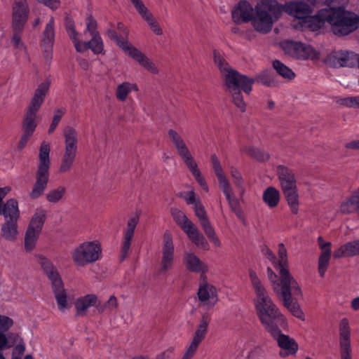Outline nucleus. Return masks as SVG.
I'll return each instance as SVG.
<instances>
[{"label": "nucleus", "instance_id": "25", "mask_svg": "<svg viewBox=\"0 0 359 359\" xmlns=\"http://www.w3.org/2000/svg\"><path fill=\"white\" fill-rule=\"evenodd\" d=\"M210 321L211 316L209 313H205L201 316L190 345L198 348L199 344L205 339L208 333V326Z\"/></svg>", "mask_w": 359, "mask_h": 359}, {"label": "nucleus", "instance_id": "45", "mask_svg": "<svg viewBox=\"0 0 359 359\" xmlns=\"http://www.w3.org/2000/svg\"><path fill=\"white\" fill-rule=\"evenodd\" d=\"M331 257V250L325 249L322 252L318 260V272L321 277L325 276Z\"/></svg>", "mask_w": 359, "mask_h": 359}, {"label": "nucleus", "instance_id": "3", "mask_svg": "<svg viewBox=\"0 0 359 359\" xmlns=\"http://www.w3.org/2000/svg\"><path fill=\"white\" fill-rule=\"evenodd\" d=\"M249 276L255 294L254 305L257 316L264 329L274 333L276 330L274 327L285 325V319L271 300L256 272L250 269Z\"/></svg>", "mask_w": 359, "mask_h": 359}, {"label": "nucleus", "instance_id": "26", "mask_svg": "<svg viewBox=\"0 0 359 359\" xmlns=\"http://www.w3.org/2000/svg\"><path fill=\"white\" fill-rule=\"evenodd\" d=\"M50 82L48 81L40 83L35 90L33 97L27 107V108L39 111L41 106L44 102L45 97L49 90Z\"/></svg>", "mask_w": 359, "mask_h": 359}, {"label": "nucleus", "instance_id": "8", "mask_svg": "<svg viewBox=\"0 0 359 359\" xmlns=\"http://www.w3.org/2000/svg\"><path fill=\"white\" fill-rule=\"evenodd\" d=\"M256 13L252 17V25L258 32L269 33L273 27L271 13H276L282 11L280 6L275 1L264 0L255 6Z\"/></svg>", "mask_w": 359, "mask_h": 359}, {"label": "nucleus", "instance_id": "46", "mask_svg": "<svg viewBox=\"0 0 359 359\" xmlns=\"http://www.w3.org/2000/svg\"><path fill=\"white\" fill-rule=\"evenodd\" d=\"M256 81L266 86H276L273 74L269 71H264L256 76Z\"/></svg>", "mask_w": 359, "mask_h": 359}, {"label": "nucleus", "instance_id": "44", "mask_svg": "<svg viewBox=\"0 0 359 359\" xmlns=\"http://www.w3.org/2000/svg\"><path fill=\"white\" fill-rule=\"evenodd\" d=\"M278 261L276 264V269L280 270L288 269V261H287V250L283 243L278 244Z\"/></svg>", "mask_w": 359, "mask_h": 359}, {"label": "nucleus", "instance_id": "39", "mask_svg": "<svg viewBox=\"0 0 359 359\" xmlns=\"http://www.w3.org/2000/svg\"><path fill=\"white\" fill-rule=\"evenodd\" d=\"M299 297H292L287 299H283V305L285 308L288 309L292 314L296 318L301 319L302 320H304V315L299 304L297 303V299Z\"/></svg>", "mask_w": 359, "mask_h": 359}, {"label": "nucleus", "instance_id": "40", "mask_svg": "<svg viewBox=\"0 0 359 359\" xmlns=\"http://www.w3.org/2000/svg\"><path fill=\"white\" fill-rule=\"evenodd\" d=\"M241 151L245 154L248 155L259 161H265L269 158V154L267 152L252 146L243 147Z\"/></svg>", "mask_w": 359, "mask_h": 359}, {"label": "nucleus", "instance_id": "5", "mask_svg": "<svg viewBox=\"0 0 359 359\" xmlns=\"http://www.w3.org/2000/svg\"><path fill=\"white\" fill-rule=\"evenodd\" d=\"M50 148V144L43 141L39 149V162L36 172V182L29 196L32 199H36L43 195L49 180V168Z\"/></svg>", "mask_w": 359, "mask_h": 359}, {"label": "nucleus", "instance_id": "58", "mask_svg": "<svg viewBox=\"0 0 359 359\" xmlns=\"http://www.w3.org/2000/svg\"><path fill=\"white\" fill-rule=\"evenodd\" d=\"M13 320L7 316H0V329L6 331L13 325Z\"/></svg>", "mask_w": 359, "mask_h": 359}, {"label": "nucleus", "instance_id": "24", "mask_svg": "<svg viewBox=\"0 0 359 359\" xmlns=\"http://www.w3.org/2000/svg\"><path fill=\"white\" fill-rule=\"evenodd\" d=\"M183 263L185 268L191 272L204 274L208 271V264L191 252L184 253Z\"/></svg>", "mask_w": 359, "mask_h": 359}, {"label": "nucleus", "instance_id": "34", "mask_svg": "<svg viewBox=\"0 0 359 359\" xmlns=\"http://www.w3.org/2000/svg\"><path fill=\"white\" fill-rule=\"evenodd\" d=\"M139 88L135 83L125 81L117 86L115 95L118 101L125 102L131 92H137Z\"/></svg>", "mask_w": 359, "mask_h": 359}, {"label": "nucleus", "instance_id": "9", "mask_svg": "<svg viewBox=\"0 0 359 359\" xmlns=\"http://www.w3.org/2000/svg\"><path fill=\"white\" fill-rule=\"evenodd\" d=\"M64 154L60 166V172H66L74 164L78 152L79 134L76 128L67 126L63 130Z\"/></svg>", "mask_w": 359, "mask_h": 359}, {"label": "nucleus", "instance_id": "62", "mask_svg": "<svg viewBox=\"0 0 359 359\" xmlns=\"http://www.w3.org/2000/svg\"><path fill=\"white\" fill-rule=\"evenodd\" d=\"M197 348L195 347H193L191 345H189L187 350L186 351L185 353L182 356L181 359H191L192 357L194 355Z\"/></svg>", "mask_w": 359, "mask_h": 359}, {"label": "nucleus", "instance_id": "4", "mask_svg": "<svg viewBox=\"0 0 359 359\" xmlns=\"http://www.w3.org/2000/svg\"><path fill=\"white\" fill-rule=\"evenodd\" d=\"M278 276L270 268H267V275L273 289L277 294H280L283 299L302 297V292L297 281L291 276L288 269L280 270Z\"/></svg>", "mask_w": 359, "mask_h": 359}, {"label": "nucleus", "instance_id": "56", "mask_svg": "<svg viewBox=\"0 0 359 359\" xmlns=\"http://www.w3.org/2000/svg\"><path fill=\"white\" fill-rule=\"evenodd\" d=\"M22 30H15L13 28V36L12 43L15 48L22 50L25 48L24 43L21 41L20 33Z\"/></svg>", "mask_w": 359, "mask_h": 359}, {"label": "nucleus", "instance_id": "7", "mask_svg": "<svg viewBox=\"0 0 359 359\" xmlns=\"http://www.w3.org/2000/svg\"><path fill=\"white\" fill-rule=\"evenodd\" d=\"M276 172L287 205L292 213L297 215L299 212V201L294 174L292 170L284 165H278Z\"/></svg>", "mask_w": 359, "mask_h": 359}, {"label": "nucleus", "instance_id": "15", "mask_svg": "<svg viewBox=\"0 0 359 359\" xmlns=\"http://www.w3.org/2000/svg\"><path fill=\"white\" fill-rule=\"evenodd\" d=\"M29 8L27 0H15L12 8V27L22 30L28 20Z\"/></svg>", "mask_w": 359, "mask_h": 359}, {"label": "nucleus", "instance_id": "11", "mask_svg": "<svg viewBox=\"0 0 359 359\" xmlns=\"http://www.w3.org/2000/svg\"><path fill=\"white\" fill-rule=\"evenodd\" d=\"M107 35L111 39L116 41L117 45L121 48L126 54L138 62L144 69L152 74L158 73V71L156 66L148 57H147L137 48L133 46L128 41L123 39H120L114 30L109 29L107 31Z\"/></svg>", "mask_w": 359, "mask_h": 359}, {"label": "nucleus", "instance_id": "41", "mask_svg": "<svg viewBox=\"0 0 359 359\" xmlns=\"http://www.w3.org/2000/svg\"><path fill=\"white\" fill-rule=\"evenodd\" d=\"M171 214L175 222L181 227L184 231L194 224L187 217L182 211L178 209H172Z\"/></svg>", "mask_w": 359, "mask_h": 359}, {"label": "nucleus", "instance_id": "55", "mask_svg": "<svg viewBox=\"0 0 359 359\" xmlns=\"http://www.w3.org/2000/svg\"><path fill=\"white\" fill-rule=\"evenodd\" d=\"M118 306L117 298L111 295L107 300V302L99 309V311L102 312L104 309H108L109 311L116 310Z\"/></svg>", "mask_w": 359, "mask_h": 359}, {"label": "nucleus", "instance_id": "47", "mask_svg": "<svg viewBox=\"0 0 359 359\" xmlns=\"http://www.w3.org/2000/svg\"><path fill=\"white\" fill-rule=\"evenodd\" d=\"M40 233L27 230L25 236V248L26 251L31 252L36 245Z\"/></svg>", "mask_w": 359, "mask_h": 359}, {"label": "nucleus", "instance_id": "59", "mask_svg": "<svg viewBox=\"0 0 359 359\" xmlns=\"http://www.w3.org/2000/svg\"><path fill=\"white\" fill-rule=\"evenodd\" d=\"M67 32V34H68L69 36L70 37V39L73 41L74 47L76 49V46L78 44L81 45V43H82V41H81L78 39V33H77V32L76 31L75 28H71L70 29H69Z\"/></svg>", "mask_w": 359, "mask_h": 359}, {"label": "nucleus", "instance_id": "37", "mask_svg": "<svg viewBox=\"0 0 359 359\" xmlns=\"http://www.w3.org/2000/svg\"><path fill=\"white\" fill-rule=\"evenodd\" d=\"M141 17L147 22L151 30L156 35H162L163 32L156 18L146 7L138 13Z\"/></svg>", "mask_w": 359, "mask_h": 359}, {"label": "nucleus", "instance_id": "54", "mask_svg": "<svg viewBox=\"0 0 359 359\" xmlns=\"http://www.w3.org/2000/svg\"><path fill=\"white\" fill-rule=\"evenodd\" d=\"M97 24L96 20L93 18L92 17H88L87 18V23H86V29L84 32H89L90 34V36L99 35V32L97 30Z\"/></svg>", "mask_w": 359, "mask_h": 359}, {"label": "nucleus", "instance_id": "27", "mask_svg": "<svg viewBox=\"0 0 359 359\" xmlns=\"http://www.w3.org/2000/svg\"><path fill=\"white\" fill-rule=\"evenodd\" d=\"M4 215L5 221L18 222L20 218L18 203L15 199L11 198L0 208V215Z\"/></svg>", "mask_w": 359, "mask_h": 359}, {"label": "nucleus", "instance_id": "36", "mask_svg": "<svg viewBox=\"0 0 359 359\" xmlns=\"http://www.w3.org/2000/svg\"><path fill=\"white\" fill-rule=\"evenodd\" d=\"M46 211L43 209L36 210L29 224L27 230L40 233L45 222Z\"/></svg>", "mask_w": 359, "mask_h": 359}, {"label": "nucleus", "instance_id": "38", "mask_svg": "<svg viewBox=\"0 0 359 359\" xmlns=\"http://www.w3.org/2000/svg\"><path fill=\"white\" fill-rule=\"evenodd\" d=\"M185 165H187L189 170L191 172L192 175L196 179L197 182L202 187V189L205 191H208V186L198 166L196 160L193 159L189 162L185 163Z\"/></svg>", "mask_w": 359, "mask_h": 359}, {"label": "nucleus", "instance_id": "35", "mask_svg": "<svg viewBox=\"0 0 359 359\" xmlns=\"http://www.w3.org/2000/svg\"><path fill=\"white\" fill-rule=\"evenodd\" d=\"M262 199L269 208H273L280 203V194L275 187H269L264 191Z\"/></svg>", "mask_w": 359, "mask_h": 359}, {"label": "nucleus", "instance_id": "64", "mask_svg": "<svg viewBox=\"0 0 359 359\" xmlns=\"http://www.w3.org/2000/svg\"><path fill=\"white\" fill-rule=\"evenodd\" d=\"M318 243L319 245L320 248L323 251L325 250V249H330L331 243L330 242H325L322 237H318Z\"/></svg>", "mask_w": 359, "mask_h": 359}, {"label": "nucleus", "instance_id": "48", "mask_svg": "<svg viewBox=\"0 0 359 359\" xmlns=\"http://www.w3.org/2000/svg\"><path fill=\"white\" fill-rule=\"evenodd\" d=\"M336 102L339 105L349 108H359V96L336 97Z\"/></svg>", "mask_w": 359, "mask_h": 359}, {"label": "nucleus", "instance_id": "2", "mask_svg": "<svg viewBox=\"0 0 359 359\" xmlns=\"http://www.w3.org/2000/svg\"><path fill=\"white\" fill-rule=\"evenodd\" d=\"M213 61L219 70L224 81L225 90L232 97V102L242 112L246 111V104L243 100L241 90L247 94L252 91V86L255 80L240 74L232 68L226 59L216 50H213Z\"/></svg>", "mask_w": 359, "mask_h": 359}, {"label": "nucleus", "instance_id": "20", "mask_svg": "<svg viewBox=\"0 0 359 359\" xmlns=\"http://www.w3.org/2000/svg\"><path fill=\"white\" fill-rule=\"evenodd\" d=\"M168 136L175 147L177 154L183 160L184 163L194 159L185 140L177 130L169 129L168 130Z\"/></svg>", "mask_w": 359, "mask_h": 359}, {"label": "nucleus", "instance_id": "12", "mask_svg": "<svg viewBox=\"0 0 359 359\" xmlns=\"http://www.w3.org/2000/svg\"><path fill=\"white\" fill-rule=\"evenodd\" d=\"M161 253L160 272L165 273L172 268L175 257V246L172 236L168 230L164 232L163 236Z\"/></svg>", "mask_w": 359, "mask_h": 359}, {"label": "nucleus", "instance_id": "43", "mask_svg": "<svg viewBox=\"0 0 359 359\" xmlns=\"http://www.w3.org/2000/svg\"><path fill=\"white\" fill-rule=\"evenodd\" d=\"M273 67L277 73L285 79H292L295 76L292 70L279 60L273 61Z\"/></svg>", "mask_w": 359, "mask_h": 359}, {"label": "nucleus", "instance_id": "53", "mask_svg": "<svg viewBox=\"0 0 359 359\" xmlns=\"http://www.w3.org/2000/svg\"><path fill=\"white\" fill-rule=\"evenodd\" d=\"M181 196L184 198L188 205H194V207L198 203H201L198 197L193 190L182 194Z\"/></svg>", "mask_w": 359, "mask_h": 359}, {"label": "nucleus", "instance_id": "1", "mask_svg": "<svg viewBox=\"0 0 359 359\" xmlns=\"http://www.w3.org/2000/svg\"><path fill=\"white\" fill-rule=\"evenodd\" d=\"M284 11L290 15L311 23L318 20L316 25L320 27L323 23L327 22L335 35L346 36L355 31L359 25V17L355 13L341 7H330L320 10L316 17H311L310 6L303 1H290L284 6Z\"/></svg>", "mask_w": 359, "mask_h": 359}, {"label": "nucleus", "instance_id": "28", "mask_svg": "<svg viewBox=\"0 0 359 359\" xmlns=\"http://www.w3.org/2000/svg\"><path fill=\"white\" fill-rule=\"evenodd\" d=\"M97 302V297L93 294H86L77 298L74 302L76 314L83 316L86 314L88 309Z\"/></svg>", "mask_w": 359, "mask_h": 359}, {"label": "nucleus", "instance_id": "31", "mask_svg": "<svg viewBox=\"0 0 359 359\" xmlns=\"http://www.w3.org/2000/svg\"><path fill=\"white\" fill-rule=\"evenodd\" d=\"M359 255V240L348 242L334 252V258L353 257Z\"/></svg>", "mask_w": 359, "mask_h": 359}, {"label": "nucleus", "instance_id": "19", "mask_svg": "<svg viewBox=\"0 0 359 359\" xmlns=\"http://www.w3.org/2000/svg\"><path fill=\"white\" fill-rule=\"evenodd\" d=\"M282 47L286 54L297 59H307L313 53V49L311 46L301 42L284 41L282 43Z\"/></svg>", "mask_w": 359, "mask_h": 359}, {"label": "nucleus", "instance_id": "63", "mask_svg": "<svg viewBox=\"0 0 359 359\" xmlns=\"http://www.w3.org/2000/svg\"><path fill=\"white\" fill-rule=\"evenodd\" d=\"M345 147L348 149L359 150V139L346 143Z\"/></svg>", "mask_w": 359, "mask_h": 359}, {"label": "nucleus", "instance_id": "50", "mask_svg": "<svg viewBox=\"0 0 359 359\" xmlns=\"http://www.w3.org/2000/svg\"><path fill=\"white\" fill-rule=\"evenodd\" d=\"M219 182V187L224 194L228 202L231 203V196L233 195V189L230 185L229 182L226 177L217 179Z\"/></svg>", "mask_w": 359, "mask_h": 359}, {"label": "nucleus", "instance_id": "32", "mask_svg": "<svg viewBox=\"0 0 359 359\" xmlns=\"http://www.w3.org/2000/svg\"><path fill=\"white\" fill-rule=\"evenodd\" d=\"M37 113L38 111H35L29 108H27L23 121H22V130L24 133L33 134L37 125Z\"/></svg>", "mask_w": 359, "mask_h": 359}, {"label": "nucleus", "instance_id": "10", "mask_svg": "<svg viewBox=\"0 0 359 359\" xmlns=\"http://www.w3.org/2000/svg\"><path fill=\"white\" fill-rule=\"evenodd\" d=\"M102 255V248L97 241H85L72 252V259L76 266L83 267L97 262Z\"/></svg>", "mask_w": 359, "mask_h": 359}, {"label": "nucleus", "instance_id": "17", "mask_svg": "<svg viewBox=\"0 0 359 359\" xmlns=\"http://www.w3.org/2000/svg\"><path fill=\"white\" fill-rule=\"evenodd\" d=\"M339 351L341 359H352L351 345V328L348 320L343 318L339 323Z\"/></svg>", "mask_w": 359, "mask_h": 359}, {"label": "nucleus", "instance_id": "30", "mask_svg": "<svg viewBox=\"0 0 359 359\" xmlns=\"http://www.w3.org/2000/svg\"><path fill=\"white\" fill-rule=\"evenodd\" d=\"M184 232L198 248L204 250L209 249L208 241L194 224L191 225Z\"/></svg>", "mask_w": 359, "mask_h": 359}, {"label": "nucleus", "instance_id": "18", "mask_svg": "<svg viewBox=\"0 0 359 359\" xmlns=\"http://www.w3.org/2000/svg\"><path fill=\"white\" fill-rule=\"evenodd\" d=\"M356 54L353 52L339 50L334 52L328 55L326 63L328 66L334 68L355 66Z\"/></svg>", "mask_w": 359, "mask_h": 359}, {"label": "nucleus", "instance_id": "51", "mask_svg": "<svg viewBox=\"0 0 359 359\" xmlns=\"http://www.w3.org/2000/svg\"><path fill=\"white\" fill-rule=\"evenodd\" d=\"M65 111L66 110L65 108H58L55 110L53 121L48 129L49 134H51L55 131L62 117L65 114Z\"/></svg>", "mask_w": 359, "mask_h": 359}, {"label": "nucleus", "instance_id": "29", "mask_svg": "<svg viewBox=\"0 0 359 359\" xmlns=\"http://www.w3.org/2000/svg\"><path fill=\"white\" fill-rule=\"evenodd\" d=\"M90 49L94 54H100L104 50V43L100 35L91 36V39L88 41H82L81 45L76 46V51L83 53Z\"/></svg>", "mask_w": 359, "mask_h": 359}, {"label": "nucleus", "instance_id": "16", "mask_svg": "<svg viewBox=\"0 0 359 359\" xmlns=\"http://www.w3.org/2000/svg\"><path fill=\"white\" fill-rule=\"evenodd\" d=\"M197 295L199 305L207 309L212 308L218 302V294L216 287L206 281L200 284Z\"/></svg>", "mask_w": 359, "mask_h": 359}, {"label": "nucleus", "instance_id": "14", "mask_svg": "<svg viewBox=\"0 0 359 359\" xmlns=\"http://www.w3.org/2000/svg\"><path fill=\"white\" fill-rule=\"evenodd\" d=\"M194 209L195 215L198 218L200 224L208 239L215 247L220 248L222 243L208 219L203 204L201 203H196Z\"/></svg>", "mask_w": 359, "mask_h": 359}, {"label": "nucleus", "instance_id": "6", "mask_svg": "<svg viewBox=\"0 0 359 359\" xmlns=\"http://www.w3.org/2000/svg\"><path fill=\"white\" fill-rule=\"evenodd\" d=\"M36 258L44 273L51 282L59 310L64 311L67 307V294L57 269L48 258L40 255Z\"/></svg>", "mask_w": 359, "mask_h": 359}, {"label": "nucleus", "instance_id": "33", "mask_svg": "<svg viewBox=\"0 0 359 359\" xmlns=\"http://www.w3.org/2000/svg\"><path fill=\"white\" fill-rule=\"evenodd\" d=\"M18 222L5 221L1 227V236L8 241H15L18 235Z\"/></svg>", "mask_w": 359, "mask_h": 359}, {"label": "nucleus", "instance_id": "60", "mask_svg": "<svg viewBox=\"0 0 359 359\" xmlns=\"http://www.w3.org/2000/svg\"><path fill=\"white\" fill-rule=\"evenodd\" d=\"M32 134L31 133H24L23 135H22L20 141H19V143H18V149H22L26 144L27 143V142L29 141V140L30 139V137H32Z\"/></svg>", "mask_w": 359, "mask_h": 359}, {"label": "nucleus", "instance_id": "23", "mask_svg": "<svg viewBox=\"0 0 359 359\" xmlns=\"http://www.w3.org/2000/svg\"><path fill=\"white\" fill-rule=\"evenodd\" d=\"M55 20L50 18L46 24L42 34V45L44 49V56L47 60L52 58V48L55 39Z\"/></svg>", "mask_w": 359, "mask_h": 359}, {"label": "nucleus", "instance_id": "57", "mask_svg": "<svg viewBox=\"0 0 359 359\" xmlns=\"http://www.w3.org/2000/svg\"><path fill=\"white\" fill-rule=\"evenodd\" d=\"M262 254L264 255L266 258H267L273 265L274 267L276 269V257L273 254V252L267 247L264 246L262 250Z\"/></svg>", "mask_w": 359, "mask_h": 359}, {"label": "nucleus", "instance_id": "52", "mask_svg": "<svg viewBox=\"0 0 359 359\" xmlns=\"http://www.w3.org/2000/svg\"><path fill=\"white\" fill-rule=\"evenodd\" d=\"M210 158L212 169L217 179L226 177L224 173V170L220 163V161H219L217 156L215 154H212Z\"/></svg>", "mask_w": 359, "mask_h": 359}, {"label": "nucleus", "instance_id": "42", "mask_svg": "<svg viewBox=\"0 0 359 359\" xmlns=\"http://www.w3.org/2000/svg\"><path fill=\"white\" fill-rule=\"evenodd\" d=\"M67 189L63 186H59L50 190L46 195V200L50 203H57L65 196Z\"/></svg>", "mask_w": 359, "mask_h": 359}, {"label": "nucleus", "instance_id": "21", "mask_svg": "<svg viewBox=\"0 0 359 359\" xmlns=\"http://www.w3.org/2000/svg\"><path fill=\"white\" fill-rule=\"evenodd\" d=\"M139 222V215L131 217L128 222L126 229L123 231V238L121 250V260H124L128 255L131 243L134 236L135 230Z\"/></svg>", "mask_w": 359, "mask_h": 359}, {"label": "nucleus", "instance_id": "13", "mask_svg": "<svg viewBox=\"0 0 359 359\" xmlns=\"http://www.w3.org/2000/svg\"><path fill=\"white\" fill-rule=\"evenodd\" d=\"M276 330L273 332H268L271 337L277 341L278 346L281 348L280 355L285 358L289 355H294L298 351V344L293 338L281 333L279 325L275 326Z\"/></svg>", "mask_w": 359, "mask_h": 359}, {"label": "nucleus", "instance_id": "22", "mask_svg": "<svg viewBox=\"0 0 359 359\" xmlns=\"http://www.w3.org/2000/svg\"><path fill=\"white\" fill-rule=\"evenodd\" d=\"M252 6L245 0L241 1L232 11V19L236 23L250 22L255 15Z\"/></svg>", "mask_w": 359, "mask_h": 359}, {"label": "nucleus", "instance_id": "61", "mask_svg": "<svg viewBox=\"0 0 359 359\" xmlns=\"http://www.w3.org/2000/svg\"><path fill=\"white\" fill-rule=\"evenodd\" d=\"M39 2L45 4L52 9H56L60 6L59 0H37Z\"/></svg>", "mask_w": 359, "mask_h": 359}, {"label": "nucleus", "instance_id": "49", "mask_svg": "<svg viewBox=\"0 0 359 359\" xmlns=\"http://www.w3.org/2000/svg\"><path fill=\"white\" fill-rule=\"evenodd\" d=\"M230 173L233 178V184L241 191V194H243L245 191L244 180L241 172L238 169L232 167L231 168Z\"/></svg>", "mask_w": 359, "mask_h": 359}]
</instances>
